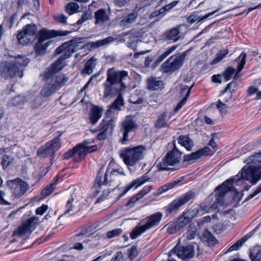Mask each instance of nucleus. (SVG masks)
Instances as JSON below:
<instances>
[{"label":"nucleus","mask_w":261,"mask_h":261,"mask_svg":"<svg viewBox=\"0 0 261 261\" xmlns=\"http://www.w3.org/2000/svg\"><path fill=\"white\" fill-rule=\"evenodd\" d=\"M170 253L171 254L175 253L182 259H188L194 256L195 252L194 247L192 245L186 246L176 245Z\"/></svg>","instance_id":"obj_16"},{"label":"nucleus","mask_w":261,"mask_h":261,"mask_svg":"<svg viewBox=\"0 0 261 261\" xmlns=\"http://www.w3.org/2000/svg\"><path fill=\"white\" fill-rule=\"evenodd\" d=\"M193 86V84L191 87H189L188 86L181 84L179 85L181 95L182 96H184L185 95V97H189L190 94L191 90Z\"/></svg>","instance_id":"obj_46"},{"label":"nucleus","mask_w":261,"mask_h":261,"mask_svg":"<svg viewBox=\"0 0 261 261\" xmlns=\"http://www.w3.org/2000/svg\"><path fill=\"white\" fill-rule=\"evenodd\" d=\"M211 151V150L209 147H204L194 152L184 155L183 158V161L185 162H189L191 164L193 163L198 159L201 158V156L208 155Z\"/></svg>","instance_id":"obj_19"},{"label":"nucleus","mask_w":261,"mask_h":261,"mask_svg":"<svg viewBox=\"0 0 261 261\" xmlns=\"http://www.w3.org/2000/svg\"><path fill=\"white\" fill-rule=\"evenodd\" d=\"M249 237L245 236L240 240L237 241L234 244L228 248L226 252H231L233 250H237L243 244L249 239Z\"/></svg>","instance_id":"obj_39"},{"label":"nucleus","mask_w":261,"mask_h":261,"mask_svg":"<svg viewBox=\"0 0 261 261\" xmlns=\"http://www.w3.org/2000/svg\"><path fill=\"white\" fill-rule=\"evenodd\" d=\"M246 54L245 53L243 52H242L237 58V61L238 62V71L233 77L234 80H237L241 76L239 72L244 68V65L246 64Z\"/></svg>","instance_id":"obj_32"},{"label":"nucleus","mask_w":261,"mask_h":261,"mask_svg":"<svg viewBox=\"0 0 261 261\" xmlns=\"http://www.w3.org/2000/svg\"><path fill=\"white\" fill-rule=\"evenodd\" d=\"M181 159V153L174 146V148L168 152L162 162L157 163L156 166L158 171L176 170L174 168L168 167L178 164Z\"/></svg>","instance_id":"obj_8"},{"label":"nucleus","mask_w":261,"mask_h":261,"mask_svg":"<svg viewBox=\"0 0 261 261\" xmlns=\"http://www.w3.org/2000/svg\"><path fill=\"white\" fill-rule=\"evenodd\" d=\"M177 47V45H173L171 47L168 48L164 51L156 60V62L159 63L163 61L166 58L169 56L172 52H173Z\"/></svg>","instance_id":"obj_43"},{"label":"nucleus","mask_w":261,"mask_h":261,"mask_svg":"<svg viewBox=\"0 0 261 261\" xmlns=\"http://www.w3.org/2000/svg\"><path fill=\"white\" fill-rule=\"evenodd\" d=\"M196 194L194 192L189 191L173 200L168 206L164 207V209L167 214H171L190 200L194 198Z\"/></svg>","instance_id":"obj_12"},{"label":"nucleus","mask_w":261,"mask_h":261,"mask_svg":"<svg viewBox=\"0 0 261 261\" xmlns=\"http://www.w3.org/2000/svg\"><path fill=\"white\" fill-rule=\"evenodd\" d=\"M179 229H180V228L177 226L176 223L172 224L171 225H170L167 228V232L169 234H173L176 233V231Z\"/></svg>","instance_id":"obj_63"},{"label":"nucleus","mask_w":261,"mask_h":261,"mask_svg":"<svg viewBox=\"0 0 261 261\" xmlns=\"http://www.w3.org/2000/svg\"><path fill=\"white\" fill-rule=\"evenodd\" d=\"M58 66L53 64L46 69L43 75V79L46 82L41 91V95L43 97H48L55 93L68 81V79L63 74L58 73L61 69H57Z\"/></svg>","instance_id":"obj_2"},{"label":"nucleus","mask_w":261,"mask_h":261,"mask_svg":"<svg viewBox=\"0 0 261 261\" xmlns=\"http://www.w3.org/2000/svg\"><path fill=\"white\" fill-rule=\"evenodd\" d=\"M115 124L112 119H103L98 126L99 131H103L107 134H111L113 130Z\"/></svg>","instance_id":"obj_28"},{"label":"nucleus","mask_w":261,"mask_h":261,"mask_svg":"<svg viewBox=\"0 0 261 261\" xmlns=\"http://www.w3.org/2000/svg\"><path fill=\"white\" fill-rule=\"evenodd\" d=\"M202 240L204 242H206L209 245H214L217 242L215 238L207 229H205L202 233Z\"/></svg>","instance_id":"obj_38"},{"label":"nucleus","mask_w":261,"mask_h":261,"mask_svg":"<svg viewBox=\"0 0 261 261\" xmlns=\"http://www.w3.org/2000/svg\"><path fill=\"white\" fill-rule=\"evenodd\" d=\"M123 98L121 94H119L116 99L111 105V109L113 110H119L120 107L123 106Z\"/></svg>","instance_id":"obj_47"},{"label":"nucleus","mask_w":261,"mask_h":261,"mask_svg":"<svg viewBox=\"0 0 261 261\" xmlns=\"http://www.w3.org/2000/svg\"><path fill=\"white\" fill-rule=\"evenodd\" d=\"M11 203L9 202L6 199V194L4 192L0 191V204L10 205Z\"/></svg>","instance_id":"obj_61"},{"label":"nucleus","mask_w":261,"mask_h":261,"mask_svg":"<svg viewBox=\"0 0 261 261\" xmlns=\"http://www.w3.org/2000/svg\"><path fill=\"white\" fill-rule=\"evenodd\" d=\"M23 100L24 99L22 96H18L12 99V103L14 106H18L23 102Z\"/></svg>","instance_id":"obj_58"},{"label":"nucleus","mask_w":261,"mask_h":261,"mask_svg":"<svg viewBox=\"0 0 261 261\" xmlns=\"http://www.w3.org/2000/svg\"><path fill=\"white\" fill-rule=\"evenodd\" d=\"M74 201V199L73 197H71L67 201L66 205V211L65 212V214L69 213L70 212L73 211V203Z\"/></svg>","instance_id":"obj_56"},{"label":"nucleus","mask_w":261,"mask_h":261,"mask_svg":"<svg viewBox=\"0 0 261 261\" xmlns=\"http://www.w3.org/2000/svg\"><path fill=\"white\" fill-rule=\"evenodd\" d=\"M170 0H160V4H165V6L162 7V10L165 13L175 7L178 3V1L170 2Z\"/></svg>","instance_id":"obj_40"},{"label":"nucleus","mask_w":261,"mask_h":261,"mask_svg":"<svg viewBox=\"0 0 261 261\" xmlns=\"http://www.w3.org/2000/svg\"><path fill=\"white\" fill-rule=\"evenodd\" d=\"M97 60V59L93 56L88 60L85 64L84 68L81 71V74L87 75L91 74L93 69L95 67Z\"/></svg>","instance_id":"obj_29"},{"label":"nucleus","mask_w":261,"mask_h":261,"mask_svg":"<svg viewBox=\"0 0 261 261\" xmlns=\"http://www.w3.org/2000/svg\"><path fill=\"white\" fill-rule=\"evenodd\" d=\"M114 40L113 37L109 36L103 39L97 40L95 42H91L88 44V47L92 49L98 48L99 47L108 45Z\"/></svg>","instance_id":"obj_30"},{"label":"nucleus","mask_w":261,"mask_h":261,"mask_svg":"<svg viewBox=\"0 0 261 261\" xmlns=\"http://www.w3.org/2000/svg\"><path fill=\"white\" fill-rule=\"evenodd\" d=\"M178 142L188 151H191L194 146L193 141L188 136H179Z\"/></svg>","instance_id":"obj_31"},{"label":"nucleus","mask_w":261,"mask_h":261,"mask_svg":"<svg viewBox=\"0 0 261 261\" xmlns=\"http://www.w3.org/2000/svg\"><path fill=\"white\" fill-rule=\"evenodd\" d=\"M60 136L59 135L57 137L47 142L48 146L50 148L51 151L54 154L61 146V142L60 141Z\"/></svg>","instance_id":"obj_34"},{"label":"nucleus","mask_w":261,"mask_h":261,"mask_svg":"<svg viewBox=\"0 0 261 261\" xmlns=\"http://www.w3.org/2000/svg\"><path fill=\"white\" fill-rule=\"evenodd\" d=\"M122 229L121 228H116L112 230L109 231L107 233V237L108 239H111L119 236L122 233Z\"/></svg>","instance_id":"obj_52"},{"label":"nucleus","mask_w":261,"mask_h":261,"mask_svg":"<svg viewBox=\"0 0 261 261\" xmlns=\"http://www.w3.org/2000/svg\"><path fill=\"white\" fill-rule=\"evenodd\" d=\"M149 178H150L149 176L147 175V173H145L140 178L136 179L135 180L130 182L128 185H126L122 189L121 193L118 196V199L122 197L124 194H125L129 190H130L134 187H135V188H137L138 186L143 185L145 182L149 180Z\"/></svg>","instance_id":"obj_17"},{"label":"nucleus","mask_w":261,"mask_h":261,"mask_svg":"<svg viewBox=\"0 0 261 261\" xmlns=\"http://www.w3.org/2000/svg\"><path fill=\"white\" fill-rule=\"evenodd\" d=\"M261 156V152L255 153L245 161L250 166H244L241 173V177L249 180L253 185L261 179V162L258 159Z\"/></svg>","instance_id":"obj_4"},{"label":"nucleus","mask_w":261,"mask_h":261,"mask_svg":"<svg viewBox=\"0 0 261 261\" xmlns=\"http://www.w3.org/2000/svg\"><path fill=\"white\" fill-rule=\"evenodd\" d=\"M170 118V114L166 112L163 113L159 116L156 121L155 127L156 128L169 127L170 124L169 121Z\"/></svg>","instance_id":"obj_27"},{"label":"nucleus","mask_w":261,"mask_h":261,"mask_svg":"<svg viewBox=\"0 0 261 261\" xmlns=\"http://www.w3.org/2000/svg\"><path fill=\"white\" fill-rule=\"evenodd\" d=\"M178 181H174L172 183L169 184L168 185H165V186L162 187L161 188L159 189V190H160V193L166 191L168 189L172 188L176 185H177L178 183Z\"/></svg>","instance_id":"obj_62"},{"label":"nucleus","mask_w":261,"mask_h":261,"mask_svg":"<svg viewBox=\"0 0 261 261\" xmlns=\"http://www.w3.org/2000/svg\"><path fill=\"white\" fill-rule=\"evenodd\" d=\"M79 9V6L77 3L70 2L67 5L65 11L69 15H71L76 13Z\"/></svg>","instance_id":"obj_45"},{"label":"nucleus","mask_w":261,"mask_h":261,"mask_svg":"<svg viewBox=\"0 0 261 261\" xmlns=\"http://www.w3.org/2000/svg\"><path fill=\"white\" fill-rule=\"evenodd\" d=\"M102 109L95 106L93 107L91 111L90 116L91 122L92 124H95L101 117L102 114Z\"/></svg>","instance_id":"obj_35"},{"label":"nucleus","mask_w":261,"mask_h":261,"mask_svg":"<svg viewBox=\"0 0 261 261\" xmlns=\"http://www.w3.org/2000/svg\"><path fill=\"white\" fill-rule=\"evenodd\" d=\"M100 172L98 173L96 179V183L98 187L103 185H110V182L115 180L119 175H124L123 169L119 168L118 169H113L109 172L107 169L103 178L101 175H100Z\"/></svg>","instance_id":"obj_13"},{"label":"nucleus","mask_w":261,"mask_h":261,"mask_svg":"<svg viewBox=\"0 0 261 261\" xmlns=\"http://www.w3.org/2000/svg\"><path fill=\"white\" fill-rule=\"evenodd\" d=\"M145 151L142 145L128 147L122 151L120 156L126 165L133 166L143 158Z\"/></svg>","instance_id":"obj_5"},{"label":"nucleus","mask_w":261,"mask_h":261,"mask_svg":"<svg viewBox=\"0 0 261 261\" xmlns=\"http://www.w3.org/2000/svg\"><path fill=\"white\" fill-rule=\"evenodd\" d=\"M38 223V219L33 217L29 219L22 225L14 232L13 236L21 237L30 234L36 224Z\"/></svg>","instance_id":"obj_15"},{"label":"nucleus","mask_w":261,"mask_h":261,"mask_svg":"<svg viewBox=\"0 0 261 261\" xmlns=\"http://www.w3.org/2000/svg\"><path fill=\"white\" fill-rule=\"evenodd\" d=\"M141 199V197L137 196V194L133 197L129 201L126 203V206L129 207H132L134 204L139 199Z\"/></svg>","instance_id":"obj_60"},{"label":"nucleus","mask_w":261,"mask_h":261,"mask_svg":"<svg viewBox=\"0 0 261 261\" xmlns=\"http://www.w3.org/2000/svg\"><path fill=\"white\" fill-rule=\"evenodd\" d=\"M236 69L232 67H228L223 74L226 81L230 80L234 74Z\"/></svg>","instance_id":"obj_48"},{"label":"nucleus","mask_w":261,"mask_h":261,"mask_svg":"<svg viewBox=\"0 0 261 261\" xmlns=\"http://www.w3.org/2000/svg\"><path fill=\"white\" fill-rule=\"evenodd\" d=\"M91 12L89 11L85 12L82 16L81 18L76 22L77 25H81L86 21L91 18Z\"/></svg>","instance_id":"obj_50"},{"label":"nucleus","mask_w":261,"mask_h":261,"mask_svg":"<svg viewBox=\"0 0 261 261\" xmlns=\"http://www.w3.org/2000/svg\"><path fill=\"white\" fill-rule=\"evenodd\" d=\"M89 143L88 141H84L81 144H78L80 150L79 151V158L75 159L76 162L81 161L85 157L87 152L91 153L97 149V146L93 145L91 146H88Z\"/></svg>","instance_id":"obj_22"},{"label":"nucleus","mask_w":261,"mask_h":261,"mask_svg":"<svg viewBox=\"0 0 261 261\" xmlns=\"http://www.w3.org/2000/svg\"><path fill=\"white\" fill-rule=\"evenodd\" d=\"M58 179H56L54 182H52L49 185L46 186L41 191V194L43 197H46L50 195L55 188V185Z\"/></svg>","instance_id":"obj_42"},{"label":"nucleus","mask_w":261,"mask_h":261,"mask_svg":"<svg viewBox=\"0 0 261 261\" xmlns=\"http://www.w3.org/2000/svg\"><path fill=\"white\" fill-rule=\"evenodd\" d=\"M138 125L131 116H127L121 122L120 131L123 137L120 142L125 143L129 140V136L137 129Z\"/></svg>","instance_id":"obj_11"},{"label":"nucleus","mask_w":261,"mask_h":261,"mask_svg":"<svg viewBox=\"0 0 261 261\" xmlns=\"http://www.w3.org/2000/svg\"><path fill=\"white\" fill-rule=\"evenodd\" d=\"M193 211L188 210L180 216L176 222L177 226L180 229L186 226L194 217Z\"/></svg>","instance_id":"obj_23"},{"label":"nucleus","mask_w":261,"mask_h":261,"mask_svg":"<svg viewBox=\"0 0 261 261\" xmlns=\"http://www.w3.org/2000/svg\"><path fill=\"white\" fill-rule=\"evenodd\" d=\"M179 26L173 28L165 32L162 35L164 41H172L173 42L177 41L180 37Z\"/></svg>","instance_id":"obj_20"},{"label":"nucleus","mask_w":261,"mask_h":261,"mask_svg":"<svg viewBox=\"0 0 261 261\" xmlns=\"http://www.w3.org/2000/svg\"><path fill=\"white\" fill-rule=\"evenodd\" d=\"M12 161L13 159L10 156L7 155L4 156L2 161V165L3 168H7Z\"/></svg>","instance_id":"obj_57"},{"label":"nucleus","mask_w":261,"mask_h":261,"mask_svg":"<svg viewBox=\"0 0 261 261\" xmlns=\"http://www.w3.org/2000/svg\"><path fill=\"white\" fill-rule=\"evenodd\" d=\"M128 77L125 71L117 70L114 67L107 71V79L103 84V98L114 97L117 93L126 88L124 81Z\"/></svg>","instance_id":"obj_1"},{"label":"nucleus","mask_w":261,"mask_h":261,"mask_svg":"<svg viewBox=\"0 0 261 261\" xmlns=\"http://www.w3.org/2000/svg\"><path fill=\"white\" fill-rule=\"evenodd\" d=\"M164 83L159 78L150 77L147 80V88L149 90L155 91L164 88Z\"/></svg>","instance_id":"obj_25"},{"label":"nucleus","mask_w":261,"mask_h":261,"mask_svg":"<svg viewBox=\"0 0 261 261\" xmlns=\"http://www.w3.org/2000/svg\"><path fill=\"white\" fill-rule=\"evenodd\" d=\"M128 256L130 260H133L136 258L138 254V251L137 246L133 245L131 248L128 250Z\"/></svg>","instance_id":"obj_53"},{"label":"nucleus","mask_w":261,"mask_h":261,"mask_svg":"<svg viewBox=\"0 0 261 261\" xmlns=\"http://www.w3.org/2000/svg\"><path fill=\"white\" fill-rule=\"evenodd\" d=\"M51 41H48L45 43L37 41L36 43L35 50L38 55H42L44 54L47 47L50 44Z\"/></svg>","instance_id":"obj_37"},{"label":"nucleus","mask_w":261,"mask_h":261,"mask_svg":"<svg viewBox=\"0 0 261 261\" xmlns=\"http://www.w3.org/2000/svg\"><path fill=\"white\" fill-rule=\"evenodd\" d=\"M80 150L79 146L77 145L72 149L68 150L64 154L65 159H68L74 154H77L79 156V151Z\"/></svg>","instance_id":"obj_49"},{"label":"nucleus","mask_w":261,"mask_h":261,"mask_svg":"<svg viewBox=\"0 0 261 261\" xmlns=\"http://www.w3.org/2000/svg\"><path fill=\"white\" fill-rule=\"evenodd\" d=\"M236 86V83L232 82L229 83L224 90L221 96V99L223 102L227 103L232 99V91H234V89Z\"/></svg>","instance_id":"obj_26"},{"label":"nucleus","mask_w":261,"mask_h":261,"mask_svg":"<svg viewBox=\"0 0 261 261\" xmlns=\"http://www.w3.org/2000/svg\"><path fill=\"white\" fill-rule=\"evenodd\" d=\"M70 33V32L65 31H47L46 30H42L39 32V35L38 41L45 43L44 41L46 40L56 36H66Z\"/></svg>","instance_id":"obj_18"},{"label":"nucleus","mask_w":261,"mask_h":261,"mask_svg":"<svg viewBox=\"0 0 261 261\" xmlns=\"http://www.w3.org/2000/svg\"><path fill=\"white\" fill-rule=\"evenodd\" d=\"M37 154L43 158L54 155L47 143L38 149Z\"/></svg>","instance_id":"obj_36"},{"label":"nucleus","mask_w":261,"mask_h":261,"mask_svg":"<svg viewBox=\"0 0 261 261\" xmlns=\"http://www.w3.org/2000/svg\"><path fill=\"white\" fill-rule=\"evenodd\" d=\"M138 17V13L136 12H132L123 18L119 22V25L123 28H128L132 23L136 21Z\"/></svg>","instance_id":"obj_24"},{"label":"nucleus","mask_w":261,"mask_h":261,"mask_svg":"<svg viewBox=\"0 0 261 261\" xmlns=\"http://www.w3.org/2000/svg\"><path fill=\"white\" fill-rule=\"evenodd\" d=\"M163 214L160 212H156L145 218L146 223L140 226L135 227L130 234L132 239H135L142 233L157 226L162 220Z\"/></svg>","instance_id":"obj_6"},{"label":"nucleus","mask_w":261,"mask_h":261,"mask_svg":"<svg viewBox=\"0 0 261 261\" xmlns=\"http://www.w3.org/2000/svg\"><path fill=\"white\" fill-rule=\"evenodd\" d=\"M216 106L222 113H226L230 107L227 103L223 102L220 99L218 101Z\"/></svg>","instance_id":"obj_51"},{"label":"nucleus","mask_w":261,"mask_h":261,"mask_svg":"<svg viewBox=\"0 0 261 261\" xmlns=\"http://www.w3.org/2000/svg\"><path fill=\"white\" fill-rule=\"evenodd\" d=\"M30 37L29 39L35 40L37 37V27L35 24H28L22 31Z\"/></svg>","instance_id":"obj_33"},{"label":"nucleus","mask_w":261,"mask_h":261,"mask_svg":"<svg viewBox=\"0 0 261 261\" xmlns=\"http://www.w3.org/2000/svg\"><path fill=\"white\" fill-rule=\"evenodd\" d=\"M54 18L56 21L60 23H66L67 22V17L63 14H59L57 16H55Z\"/></svg>","instance_id":"obj_64"},{"label":"nucleus","mask_w":261,"mask_h":261,"mask_svg":"<svg viewBox=\"0 0 261 261\" xmlns=\"http://www.w3.org/2000/svg\"><path fill=\"white\" fill-rule=\"evenodd\" d=\"M12 195L15 197L22 196L29 190V185L19 178H17L8 182Z\"/></svg>","instance_id":"obj_14"},{"label":"nucleus","mask_w":261,"mask_h":261,"mask_svg":"<svg viewBox=\"0 0 261 261\" xmlns=\"http://www.w3.org/2000/svg\"><path fill=\"white\" fill-rule=\"evenodd\" d=\"M228 54V50L227 49L219 51L216 55V58L214 59V62L215 63L218 62L222 60L226 55Z\"/></svg>","instance_id":"obj_55"},{"label":"nucleus","mask_w":261,"mask_h":261,"mask_svg":"<svg viewBox=\"0 0 261 261\" xmlns=\"http://www.w3.org/2000/svg\"><path fill=\"white\" fill-rule=\"evenodd\" d=\"M240 180V179H236L234 178H230L224 181L221 186L218 187L216 189V197L217 202V204L222 205L223 203V197L225 194L229 191H234L236 193L238 192L236 191V188L233 187V184ZM217 203L213 205V208H216L217 207Z\"/></svg>","instance_id":"obj_9"},{"label":"nucleus","mask_w":261,"mask_h":261,"mask_svg":"<svg viewBox=\"0 0 261 261\" xmlns=\"http://www.w3.org/2000/svg\"><path fill=\"white\" fill-rule=\"evenodd\" d=\"M17 38L18 43L22 45L32 43L34 41L29 39L30 37H29L28 35L24 33L22 31L18 33Z\"/></svg>","instance_id":"obj_41"},{"label":"nucleus","mask_w":261,"mask_h":261,"mask_svg":"<svg viewBox=\"0 0 261 261\" xmlns=\"http://www.w3.org/2000/svg\"><path fill=\"white\" fill-rule=\"evenodd\" d=\"M187 51L178 56H172L167 59L162 65L164 72H173L178 69L183 64Z\"/></svg>","instance_id":"obj_10"},{"label":"nucleus","mask_w":261,"mask_h":261,"mask_svg":"<svg viewBox=\"0 0 261 261\" xmlns=\"http://www.w3.org/2000/svg\"><path fill=\"white\" fill-rule=\"evenodd\" d=\"M79 48L77 43H72V41L66 42L57 48L55 50L56 55L62 54L56 62L54 63V66H58L57 69H62L64 66V61L69 58L71 55L75 53Z\"/></svg>","instance_id":"obj_7"},{"label":"nucleus","mask_w":261,"mask_h":261,"mask_svg":"<svg viewBox=\"0 0 261 261\" xmlns=\"http://www.w3.org/2000/svg\"><path fill=\"white\" fill-rule=\"evenodd\" d=\"M29 62V59L24 56L15 57L11 61L1 62L0 76L6 79L16 76L22 78L23 70Z\"/></svg>","instance_id":"obj_3"},{"label":"nucleus","mask_w":261,"mask_h":261,"mask_svg":"<svg viewBox=\"0 0 261 261\" xmlns=\"http://www.w3.org/2000/svg\"><path fill=\"white\" fill-rule=\"evenodd\" d=\"M110 13L106 9L101 8L94 12L95 24L101 25L110 20Z\"/></svg>","instance_id":"obj_21"},{"label":"nucleus","mask_w":261,"mask_h":261,"mask_svg":"<svg viewBox=\"0 0 261 261\" xmlns=\"http://www.w3.org/2000/svg\"><path fill=\"white\" fill-rule=\"evenodd\" d=\"M177 47V45H173L171 47L168 48L164 51L156 60V62L159 63L163 61L166 58L169 56L172 52H173Z\"/></svg>","instance_id":"obj_44"},{"label":"nucleus","mask_w":261,"mask_h":261,"mask_svg":"<svg viewBox=\"0 0 261 261\" xmlns=\"http://www.w3.org/2000/svg\"><path fill=\"white\" fill-rule=\"evenodd\" d=\"M249 256L251 261H261V248L250 253Z\"/></svg>","instance_id":"obj_54"},{"label":"nucleus","mask_w":261,"mask_h":261,"mask_svg":"<svg viewBox=\"0 0 261 261\" xmlns=\"http://www.w3.org/2000/svg\"><path fill=\"white\" fill-rule=\"evenodd\" d=\"M152 189V187L149 186H147L144 187V188L140 191L138 194L137 196L141 197V198L146 194L150 191Z\"/></svg>","instance_id":"obj_59"}]
</instances>
